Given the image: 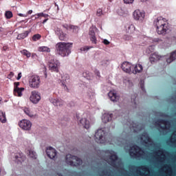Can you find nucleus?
I'll use <instances>...</instances> for the list:
<instances>
[{"instance_id":"7c9ffc66","label":"nucleus","mask_w":176,"mask_h":176,"mask_svg":"<svg viewBox=\"0 0 176 176\" xmlns=\"http://www.w3.org/2000/svg\"><path fill=\"white\" fill-rule=\"evenodd\" d=\"M69 82V76H65L62 80V86L67 87V83Z\"/></svg>"},{"instance_id":"c85d7f7f","label":"nucleus","mask_w":176,"mask_h":176,"mask_svg":"<svg viewBox=\"0 0 176 176\" xmlns=\"http://www.w3.org/2000/svg\"><path fill=\"white\" fill-rule=\"evenodd\" d=\"M0 122L1 123H6V114L2 111H0Z\"/></svg>"},{"instance_id":"0eeeda50","label":"nucleus","mask_w":176,"mask_h":176,"mask_svg":"<svg viewBox=\"0 0 176 176\" xmlns=\"http://www.w3.org/2000/svg\"><path fill=\"white\" fill-rule=\"evenodd\" d=\"M155 126L160 127L162 130H168L170 126H171V122L167 120L160 119L155 122Z\"/></svg>"},{"instance_id":"f704fd0d","label":"nucleus","mask_w":176,"mask_h":176,"mask_svg":"<svg viewBox=\"0 0 176 176\" xmlns=\"http://www.w3.org/2000/svg\"><path fill=\"white\" fill-rule=\"evenodd\" d=\"M42 38V36L39 34H36L33 35L32 36V41L34 42H36V41H39V39H41Z\"/></svg>"},{"instance_id":"37998d69","label":"nucleus","mask_w":176,"mask_h":176,"mask_svg":"<svg viewBox=\"0 0 176 176\" xmlns=\"http://www.w3.org/2000/svg\"><path fill=\"white\" fill-rule=\"evenodd\" d=\"M140 87L143 91L145 90V87H144V81L142 80L140 82Z\"/></svg>"},{"instance_id":"4468645a","label":"nucleus","mask_w":176,"mask_h":176,"mask_svg":"<svg viewBox=\"0 0 176 176\" xmlns=\"http://www.w3.org/2000/svg\"><path fill=\"white\" fill-rule=\"evenodd\" d=\"M121 68L124 72H126V74H131L133 71V65L129 62H124L121 65Z\"/></svg>"},{"instance_id":"4c0bfd02","label":"nucleus","mask_w":176,"mask_h":176,"mask_svg":"<svg viewBox=\"0 0 176 176\" xmlns=\"http://www.w3.org/2000/svg\"><path fill=\"white\" fill-rule=\"evenodd\" d=\"M92 48H93V47L85 46V47L80 48V50L83 51V52H86V50H90V49H92Z\"/></svg>"},{"instance_id":"6e6d98bb","label":"nucleus","mask_w":176,"mask_h":176,"mask_svg":"<svg viewBox=\"0 0 176 176\" xmlns=\"http://www.w3.org/2000/svg\"><path fill=\"white\" fill-rule=\"evenodd\" d=\"M141 1V2H146V1H148V0H140Z\"/></svg>"},{"instance_id":"ea45409f","label":"nucleus","mask_w":176,"mask_h":176,"mask_svg":"<svg viewBox=\"0 0 176 176\" xmlns=\"http://www.w3.org/2000/svg\"><path fill=\"white\" fill-rule=\"evenodd\" d=\"M19 86H20L19 82H14V89H20V87H19Z\"/></svg>"},{"instance_id":"dca6fc26","label":"nucleus","mask_w":176,"mask_h":176,"mask_svg":"<svg viewBox=\"0 0 176 176\" xmlns=\"http://www.w3.org/2000/svg\"><path fill=\"white\" fill-rule=\"evenodd\" d=\"M108 96L111 101H113V102H116L117 101H119V98H120V97L118 96L115 91H110L108 94Z\"/></svg>"},{"instance_id":"a18cd8bd","label":"nucleus","mask_w":176,"mask_h":176,"mask_svg":"<svg viewBox=\"0 0 176 176\" xmlns=\"http://www.w3.org/2000/svg\"><path fill=\"white\" fill-rule=\"evenodd\" d=\"M3 50L4 52H6V50H9V47H8V45H4V46L3 47Z\"/></svg>"},{"instance_id":"39448f33","label":"nucleus","mask_w":176,"mask_h":176,"mask_svg":"<svg viewBox=\"0 0 176 176\" xmlns=\"http://www.w3.org/2000/svg\"><path fill=\"white\" fill-rule=\"evenodd\" d=\"M49 68L52 72H58V67L60 62L54 58V56H51L49 60Z\"/></svg>"},{"instance_id":"0e129e2a","label":"nucleus","mask_w":176,"mask_h":176,"mask_svg":"<svg viewBox=\"0 0 176 176\" xmlns=\"http://www.w3.org/2000/svg\"><path fill=\"white\" fill-rule=\"evenodd\" d=\"M1 171H2V169H1V168H0V173H1Z\"/></svg>"},{"instance_id":"e433bc0d","label":"nucleus","mask_w":176,"mask_h":176,"mask_svg":"<svg viewBox=\"0 0 176 176\" xmlns=\"http://www.w3.org/2000/svg\"><path fill=\"white\" fill-rule=\"evenodd\" d=\"M102 14H103V13H102V9L98 8V9L97 10V12H96V16H102Z\"/></svg>"},{"instance_id":"4be33fe9","label":"nucleus","mask_w":176,"mask_h":176,"mask_svg":"<svg viewBox=\"0 0 176 176\" xmlns=\"http://www.w3.org/2000/svg\"><path fill=\"white\" fill-rule=\"evenodd\" d=\"M160 58H162V56L157 54V53L155 52L151 55L149 60L151 64H153L155 61H157V60H160Z\"/></svg>"},{"instance_id":"09e8293b","label":"nucleus","mask_w":176,"mask_h":176,"mask_svg":"<svg viewBox=\"0 0 176 176\" xmlns=\"http://www.w3.org/2000/svg\"><path fill=\"white\" fill-rule=\"evenodd\" d=\"M103 43H104V45H109V41L108 40H107V39H104V40L103 41Z\"/></svg>"},{"instance_id":"49530a36","label":"nucleus","mask_w":176,"mask_h":176,"mask_svg":"<svg viewBox=\"0 0 176 176\" xmlns=\"http://www.w3.org/2000/svg\"><path fill=\"white\" fill-rule=\"evenodd\" d=\"M21 76H22L21 72L19 73L18 76L16 78L17 80H20V79H21Z\"/></svg>"},{"instance_id":"8fccbe9b","label":"nucleus","mask_w":176,"mask_h":176,"mask_svg":"<svg viewBox=\"0 0 176 176\" xmlns=\"http://www.w3.org/2000/svg\"><path fill=\"white\" fill-rule=\"evenodd\" d=\"M19 16H20V17H27V15L24 14H19Z\"/></svg>"},{"instance_id":"7ed1b4c3","label":"nucleus","mask_w":176,"mask_h":176,"mask_svg":"<svg viewBox=\"0 0 176 176\" xmlns=\"http://www.w3.org/2000/svg\"><path fill=\"white\" fill-rule=\"evenodd\" d=\"M66 163L69 166H73L74 167H78V166H82L83 162L82 160L75 155L68 154L66 155Z\"/></svg>"},{"instance_id":"79ce46f5","label":"nucleus","mask_w":176,"mask_h":176,"mask_svg":"<svg viewBox=\"0 0 176 176\" xmlns=\"http://www.w3.org/2000/svg\"><path fill=\"white\" fill-rule=\"evenodd\" d=\"M140 168L143 170V171H148L149 168L146 166H140Z\"/></svg>"},{"instance_id":"2f4dec72","label":"nucleus","mask_w":176,"mask_h":176,"mask_svg":"<svg viewBox=\"0 0 176 176\" xmlns=\"http://www.w3.org/2000/svg\"><path fill=\"white\" fill-rule=\"evenodd\" d=\"M38 52H45L46 53H50V48L46 46L39 47Z\"/></svg>"},{"instance_id":"5701e85b","label":"nucleus","mask_w":176,"mask_h":176,"mask_svg":"<svg viewBox=\"0 0 176 176\" xmlns=\"http://www.w3.org/2000/svg\"><path fill=\"white\" fill-rule=\"evenodd\" d=\"M113 116V114L112 113H110V114L104 113L102 118V120L103 123H108V122H111V120H112Z\"/></svg>"},{"instance_id":"aec40b11","label":"nucleus","mask_w":176,"mask_h":176,"mask_svg":"<svg viewBox=\"0 0 176 176\" xmlns=\"http://www.w3.org/2000/svg\"><path fill=\"white\" fill-rule=\"evenodd\" d=\"M119 157L116 154H111L109 157V165L112 166V167H116V160H118Z\"/></svg>"},{"instance_id":"c03bdc74","label":"nucleus","mask_w":176,"mask_h":176,"mask_svg":"<svg viewBox=\"0 0 176 176\" xmlns=\"http://www.w3.org/2000/svg\"><path fill=\"white\" fill-rule=\"evenodd\" d=\"M124 2L125 3H133V2H134V0H124Z\"/></svg>"},{"instance_id":"393cba45","label":"nucleus","mask_w":176,"mask_h":176,"mask_svg":"<svg viewBox=\"0 0 176 176\" xmlns=\"http://www.w3.org/2000/svg\"><path fill=\"white\" fill-rule=\"evenodd\" d=\"M29 34H30V31L28 30L25 31L23 33L19 34L16 37V39L18 41H21V39H25V38L28 36Z\"/></svg>"},{"instance_id":"2eb2a0df","label":"nucleus","mask_w":176,"mask_h":176,"mask_svg":"<svg viewBox=\"0 0 176 176\" xmlns=\"http://www.w3.org/2000/svg\"><path fill=\"white\" fill-rule=\"evenodd\" d=\"M46 153L47 156L50 157V159H55L56 156H57V151L52 146L47 148Z\"/></svg>"},{"instance_id":"a19ab883","label":"nucleus","mask_w":176,"mask_h":176,"mask_svg":"<svg viewBox=\"0 0 176 176\" xmlns=\"http://www.w3.org/2000/svg\"><path fill=\"white\" fill-rule=\"evenodd\" d=\"M14 76V73L13 72H11L7 76L8 79H12Z\"/></svg>"},{"instance_id":"f03ea898","label":"nucleus","mask_w":176,"mask_h":176,"mask_svg":"<svg viewBox=\"0 0 176 176\" xmlns=\"http://www.w3.org/2000/svg\"><path fill=\"white\" fill-rule=\"evenodd\" d=\"M73 45L72 43L59 42L56 45V50L59 56L66 57L69 56Z\"/></svg>"},{"instance_id":"473e14b6","label":"nucleus","mask_w":176,"mask_h":176,"mask_svg":"<svg viewBox=\"0 0 176 176\" xmlns=\"http://www.w3.org/2000/svg\"><path fill=\"white\" fill-rule=\"evenodd\" d=\"M5 17L8 20H9L10 19H12V17H13V12H12V11H6L5 12Z\"/></svg>"},{"instance_id":"f257e3e1","label":"nucleus","mask_w":176,"mask_h":176,"mask_svg":"<svg viewBox=\"0 0 176 176\" xmlns=\"http://www.w3.org/2000/svg\"><path fill=\"white\" fill-rule=\"evenodd\" d=\"M156 27V32L159 35H166L168 31V23L167 20L162 16H159L153 22Z\"/></svg>"},{"instance_id":"ddd939ff","label":"nucleus","mask_w":176,"mask_h":176,"mask_svg":"<svg viewBox=\"0 0 176 176\" xmlns=\"http://www.w3.org/2000/svg\"><path fill=\"white\" fill-rule=\"evenodd\" d=\"M96 30H97V28L92 27L89 28V32L90 41L91 42H92V43H94V45H97V38L96 37Z\"/></svg>"},{"instance_id":"a878e982","label":"nucleus","mask_w":176,"mask_h":176,"mask_svg":"<svg viewBox=\"0 0 176 176\" xmlns=\"http://www.w3.org/2000/svg\"><path fill=\"white\" fill-rule=\"evenodd\" d=\"M51 102L55 107H62V105L64 104V102H63V100H59V99H52Z\"/></svg>"},{"instance_id":"72a5a7b5","label":"nucleus","mask_w":176,"mask_h":176,"mask_svg":"<svg viewBox=\"0 0 176 176\" xmlns=\"http://www.w3.org/2000/svg\"><path fill=\"white\" fill-rule=\"evenodd\" d=\"M21 54H23V56H26V57H28V58L31 57V52H30L27 50H23L21 51Z\"/></svg>"},{"instance_id":"bf43d9fd","label":"nucleus","mask_w":176,"mask_h":176,"mask_svg":"<svg viewBox=\"0 0 176 176\" xmlns=\"http://www.w3.org/2000/svg\"><path fill=\"white\" fill-rule=\"evenodd\" d=\"M2 101V98L0 97V102Z\"/></svg>"},{"instance_id":"20e7f679","label":"nucleus","mask_w":176,"mask_h":176,"mask_svg":"<svg viewBox=\"0 0 176 176\" xmlns=\"http://www.w3.org/2000/svg\"><path fill=\"white\" fill-rule=\"evenodd\" d=\"M142 153H145V151L138 145L134 144L130 147L129 155L131 157H141Z\"/></svg>"},{"instance_id":"f8f14e48","label":"nucleus","mask_w":176,"mask_h":176,"mask_svg":"<svg viewBox=\"0 0 176 176\" xmlns=\"http://www.w3.org/2000/svg\"><path fill=\"white\" fill-rule=\"evenodd\" d=\"M133 14L135 20H138L139 21H144V19H145V12L144 11L136 10L133 12Z\"/></svg>"},{"instance_id":"f3484780","label":"nucleus","mask_w":176,"mask_h":176,"mask_svg":"<svg viewBox=\"0 0 176 176\" xmlns=\"http://www.w3.org/2000/svg\"><path fill=\"white\" fill-rule=\"evenodd\" d=\"M142 69H144V67L142 66L141 64H137L135 65L132 66V72L131 74H140V72H142Z\"/></svg>"},{"instance_id":"cd10ccee","label":"nucleus","mask_w":176,"mask_h":176,"mask_svg":"<svg viewBox=\"0 0 176 176\" xmlns=\"http://www.w3.org/2000/svg\"><path fill=\"white\" fill-rule=\"evenodd\" d=\"M175 59H176V51L170 54V58L166 59V63H168V64H170V63H173V61H174V60Z\"/></svg>"},{"instance_id":"864d4df0","label":"nucleus","mask_w":176,"mask_h":176,"mask_svg":"<svg viewBox=\"0 0 176 176\" xmlns=\"http://www.w3.org/2000/svg\"><path fill=\"white\" fill-rule=\"evenodd\" d=\"M96 75H97V76H99V77H100V72H96Z\"/></svg>"},{"instance_id":"1a4fd4ad","label":"nucleus","mask_w":176,"mask_h":176,"mask_svg":"<svg viewBox=\"0 0 176 176\" xmlns=\"http://www.w3.org/2000/svg\"><path fill=\"white\" fill-rule=\"evenodd\" d=\"M19 126L23 130L30 131V130H31V127H32V123H31V121L30 120H22L19 122Z\"/></svg>"},{"instance_id":"603ef678","label":"nucleus","mask_w":176,"mask_h":176,"mask_svg":"<svg viewBox=\"0 0 176 176\" xmlns=\"http://www.w3.org/2000/svg\"><path fill=\"white\" fill-rule=\"evenodd\" d=\"M48 19H45L43 21V24H45V23H46V21H47Z\"/></svg>"},{"instance_id":"b1692460","label":"nucleus","mask_w":176,"mask_h":176,"mask_svg":"<svg viewBox=\"0 0 176 176\" xmlns=\"http://www.w3.org/2000/svg\"><path fill=\"white\" fill-rule=\"evenodd\" d=\"M24 87L14 89V96H16V97H23V91H24Z\"/></svg>"},{"instance_id":"6e6552de","label":"nucleus","mask_w":176,"mask_h":176,"mask_svg":"<svg viewBox=\"0 0 176 176\" xmlns=\"http://www.w3.org/2000/svg\"><path fill=\"white\" fill-rule=\"evenodd\" d=\"M95 138L97 142H99L100 144H106L107 143V139H105V131L102 129H98L95 133Z\"/></svg>"},{"instance_id":"052dcab7","label":"nucleus","mask_w":176,"mask_h":176,"mask_svg":"<svg viewBox=\"0 0 176 176\" xmlns=\"http://www.w3.org/2000/svg\"><path fill=\"white\" fill-rule=\"evenodd\" d=\"M1 30H2V27H0V32L1 31Z\"/></svg>"},{"instance_id":"6ab92c4d","label":"nucleus","mask_w":176,"mask_h":176,"mask_svg":"<svg viewBox=\"0 0 176 176\" xmlns=\"http://www.w3.org/2000/svg\"><path fill=\"white\" fill-rule=\"evenodd\" d=\"M26 159L27 157L23 153H19L15 155V160L17 163H23Z\"/></svg>"},{"instance_id":"bb28decb","label":"nucleus","mask_w":176,"mask_h":176,"mask_svg":"<svg viewBox=\"0 0 176 176\" xmlns=\"http://www.w3.org/2000/svg\"><path fill=\"white\" fill-rule=\"evenodd\" d=\"M26 153L32 159H36V157H37L36 153L35 151H34L32 149H28L26 151Z\"/></svg>"},{"instance_id":"423d86ee","label":"nucleus","mask_w":176,"mask_h":176,"mask_svg":"<svg viewBox=\"0 0 176 176\" xmlns=\"http://www.w3.org/2000/svg\"><path fill=\"white\" fill-rule=\"evenodd\" d=\"M29 86L32 89H38L41 86V78L38 76H32L29 80Z\"/></svg>"},{"instance_id":"a211bd4d","label":"nucleus","mask_w":176,"mask_h":176,"mask_svg":"<svg viewBox=\"0 0 176 176\" xmlns=\"http://www.w3.org/2000/svg\"><path fill=\"white\" fill-rule=\"evenodd\" d=\"M63 28H65L66 31H68L69 30H72L73 32H78V30H79V28L76 25H68L67 23H64L62 25Z\"/></svg>"},{"instance_id":"c756f323","label":"nucleus","mask_w":176,"mask_h":176,"mask_svg":"<svg viewBox=\"0 0 176 176\" xmlns=\"http://www.w3.org/2000/svg\"><path fill=\"white\" fill-rule=\"evenodd\" d=\"M32 17H34L33 20H36V19H39V17H47V14H45L43 12H40L34 15H32Z\"/></svg>"},{"instance_id":"9b49d317","label":"nucleus","mask_w":176,"mask_h":176,"mask_svg":"<svg viewBox=\"0 0 176 176\" xmlns=\"http://www.w3.org/2000/svg\"><path fill=\"white\" fill-rule=\"evenodd\" d=\"M30 100L33 104H38L41 101V94L38 91H32L30 97Z\"/></svg>"},{"instance_id":"9d476101","label":"nucleus","mask_w":176,"mask_h":176,"mask_svg":"<svg viewBox=\"0 0 176 176\" xmlns=\"http://www.w3.org/2000/svg\"><path fill=\"white\" fill-rule=\"evenodd\" d=\"M54 32L60 41H67L68 39V35L66 33H64L63 30L60 28H55Z\"/></svg>"},{"instance_id":"de8ad7c7","label":"nucleus","mask_w":176,"mask_h":176,"mask_svg":"<svg viewBox=\"0 0 176 176\" xmlns=\"http://www.w3.org/2000/svg\"><path fill=\"white\" fill-rule=\"evenodd\" d=\"M24 112L26 115L30 116V110H28V109H25Z\"/></svg>"},{"instance_id":"13d9d810","label":"nucleus","mask_w":176,"mask_h":176,"mask_svg":"<svg viewBox=\"0 0 176 176\" xmlns=\"http://www.w3.org/2000/svg\"><path fill=\"white\" fill-rule=\"evenodd\" d=\"M112 1H113V0H109V2H112Z\"/></svg>"},{"instance_id":"5fc2aeb1","label":"nucleus","mask_w":176,"mask_h":176,"mask_svg":"<svg viewBox=\"0 0 176 176\" xmlns=\"http://www.w3.org/2000/svg\"><path fill=\"white\" fill-rule=\"evenodd\" d=\"M133 102L135 103V105H137V102H135V99H133Z\"/></svg>"},{"instance_id":"680f3d73","label":"nucleus","mask_w":176,"mask_h":176,"mask_svg":"<svg viewBox=\"0 0 176 176\" xmlns=\"http://www.w3.org/2000/svg\"><path fill=\"white\" fill-rule=\"evenodd\" d=\"M45 78H47V74H45Z\"/></svg>"},{"instance_id":"4d7b16f0","label":"nucleus","mask_w":176,"mask_h":176,"mask_svg":"<svg viewBox=\"0 0 176 176\" xmlns=\"http://www.w3.org/2000/svg\"><path fill=\"white\" fill-rule=\"evenodd\" d=\"M159 152H160V153H162V152H163V150H160Z\"/></svg>"},{"instance_id":"e2e57ef3","label":"nucleus","mask_w":176,"mask_h":176,"mask_svg":"<svg viewBox=\"0 0 176 176\" xmlns=\"http://www.w3.org/2000/svg\"><path fill=\"white\" fill-rule=\"evenodd\" d=\"M144 142H145V144H146V142L145 140H144Z\"/></svg>"},{"instance_id":"58836bf2","label":"nucleus","mask_w":176,"mask_h":176,"mask_svg":"<svg viewBox=\"0 0 176 176\" xmlns=\"http://www.w3.org/2000/svg\"><path fill=\"white\" fill-rule=\"evenodd\" d=\"M142 137H144V138H146V141H148V142H151V138H149V135H147V133L142 134Z\"/></svg>"},{"instance_id":"3c124183","label":"nucleus","mask_w":176,"mask_h":176,"mask_svg":"<svg viewBox=\"0 0 176 176\" xmlns=\"http://www.w3.org/2000/svg\"><path fill=\"white\" fill-rule=\"evenodd\" d=\"M28 14H32V10H30L28 12Z\"/></svg>"},{"instance_id":"c9c22d12","label":"nucleus","mask_w":176,"mask_h":176,"mask_svg":"<svg viewBox=\"0 0 176 176\" xmlns=\"http://www.w3.org/2000/svg\"><path fill=\"white\" fill-rule=\"evenodd\" d=\"M134 31H135V27H134V25L132 24L129 25L128 28V32H129V34H133Z\"/></svg>"},{"instance_id":"412c9836","label":"nucleus","mask_w":176,"mask_h":176,"mask_svg":"<svg viewBox=\"0 0 176 176\" xmlns=\"http://www.w3.org/2000/svg\"><path fill=\"white\" fill-rule=\"evenodd\" d=\"M80 126H82L84 129H89L90 127V121L86 118H82L80 120Z\"/></svg>"}]
</instances>
